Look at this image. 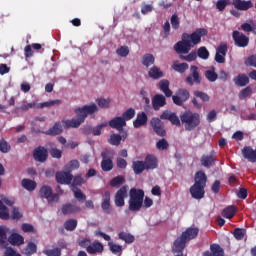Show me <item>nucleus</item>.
<instances>
[{
    "mask_svg": "<svg viewBox=\"0 0 256 256\" xmlns=\"http://www.w3.org/2000/svg\"><path fill=\"white\" fill-rule=\"evenodd\" d=\"M208 33L209 31L205 28H198L192 34L183 33L182 40L174 45V51H176L178 55H181V53L187 55L195 45L201 43V38L207 36Z\"/></svg>",
    "mask_w": 256,
    "mask_h": 256,
    "instance_id": "1",
    "label": "nucleus"
},
{
    "mask_svg": "<svg viewBox=\"0 0 256 256\" xmlns=\"http://www.w3.org/2000/svg\"><path fill=\"white\" fill-rule=\"evenodd\" d=\"M99 111L97 104L92 103L90 105H84L82 107H77L74 110L76 118L71 120H62V125L64 129H77L81 127L82 123H85L88 115H93Z\"/></svg>",
    "mask_w": 256,
    "mask_h": 256,
    "instance_id": "2",
    "label": "nucleus"
},
{
    "mask_svg": "<svg viewBox=\"0 0 256 256\" xmlns=\"http://www.w3.org/2000/svg\"><path fill=\"white\" fill-rule=\"evenodd\" d=\"M128 209L133 213H137L144 209H149L153 205V199L146 197L143 189L132 188L129 191Z\"/></svg>",
    "mask_w": 256,
    "mask_h": 256,
    "instance_id": "3",
    "label": "nucleus"
},
{
    "mask_svg": "<svg viewBox=\"0 0 256 256\" xmlns=\"http://www.w3.org/2000/svg\"><path fill=\"white\" fill-rule=\"evenodd\" d=\"M195 183L190 187L192 199H203L205 197V187H207V174L198 171L194 177Z\"/></svg>",
    "mask_w": 256,
    "mask_h": 256,
    "instance_id": "4",
    "label": "nucleus"
},
{
    "mask_svg": "<svg viewBox=\"0 0 256 256\" xmlns=\"http://www.w3.org/2000/svg\"><path fill=\"white\" fill-rule=\"evenodd\" d=\"M180 121L186 131H193L201 125V115L197 112L185 111L180 115Z\"/></svg>",
    "mask_w": 256,
    "mask_h": 256,
    "instance_id": "5",
    "label": "nucleus"
},
{
    "mask_svg": "<svg viewBox=\"0 0 256 256\" xmlns=\"http://www.w3.org/2000/svg\"><path fill=\"white\" fill-rule=\"evenodd\" d=\"M60 191V193H53L51 186L43 185L39 190V195L41 199L47 200L48 205H55V203H59V199L63 195V190Z\"/></svg>",
    "mask_w": 256,
    "mask_h": 256,
    "instance_id": "6",
    "label": "nucleus"
},
{
    "mask_svg": "<svg viewBox=\"0 0 256 256\" xmlns=\"http://www.w3.org/2000/svg\"><path fill=\"white\" fill-rule=\"evenodd\" d=\"M199 235V228L197 227H189L187 228L180 237H178L174 243H178V245H182V247H187V243L189 241H193V239H197Z\"/></svg>",
    "mask_w": 256,
    "mask_h": 256,
    "instance_id": "7",
    "label": "nucleus"
},
{
    "mask_svg": "<svg viewBox=\"0 0 256 256\" xmlns=\"http://www.w3.org/2000/svg\"><path fill=\"white\" fill-rule=\"evenodd\" d=\"M55 105H61V100H50L38 104L35 102L22 104L19 108L15 109V113L19 111H29V109H44V107H53Z\"/></svg>",
    "mask_w": 256,
    "mask_h": 256,
    "instance_id": "8",
    "label": "nucleus"
},
{
    "mask_svg": "<svg viewBox=\"0 0 256 256\" xmlns=\"http://www.w3.org/2000/svg\"><path fill=\"white\" fill-rule=\"evenodd\" d=\"M189 97H191V93H189V90L185 88H180L176 91L175 95L172 96V101L174 105H177L178 107H183L186 101H189Z\"/></svg>",
    "mask_w": 256,
    "mask_h": 256,
    "instance_id": "9",
    "label": "nucleus"
},
{
    "mask_svg": "<svg viewBox=\"0 0 256 256\" xmlns=\"http://www.w3.org/2000/svg\"><path fill=\"white\" fill-rule=\"evenodd\" d=\"M201 81H203V78L199 74V67L192 65L190 67V74L185 79V83L190 87H193L195 84L201 85Z\"/></svg>",
    "mask_w": 256,
    "mask_h": 256,
    "instance_id": "10",
    "label": "nucleus"
},
{
    "mask_svg": "<svg viewBox=\"0 0 256 256\" xmlns=\"http://www.w3.org/2000/svg\"><path fill=\"white\" fill-rule=\"evenodd\" d=\"M232 39L236 47H240L242 49H245V47H249V37L245 35L243 32L234 30L232 32Z\"/></svg>",
    "mask_w": 256,
    "mask_h": 256,
    "instance_id": "11",
    "label": "nucleus"
},
{
    "mask_svg": "<svg viewBox=\"0 0 256 256\" xmlns=\"http://www.w3.org/2000/svg\"><path fill=\"white\" fill-rule=\"evenodd\" d=\"M129 192V186L124 185L122 186L114 196V203L116 207H123L125 206V198L127 197Z\"/></svg>",
    "mask_w": 256,
    "mask_h": 256,
    "instance_id": "12",
    "label": "nucleus"
},
{
    "mask_svg": "<svg viewBox=\"0 0 256 256\" xmlns=\"http://www.w3.org/2000/svg\"><path fill=\"white\" fill-rule=\"evenodd\" d=\"M101 209L106 215H110L111 211H113V207L111 206V192L109 190L102 193Z\"/></svg>",
    "mask_w": 256,
    "mask_h": 256,
    "instance_id": "13",
    "label": "nucleus"
},
{
    "mask_svg": "<svg viewBox=\"0 0 256 256\" xmlns=\"http://www.w3.org/2000/svg\"><path fill=\"white\" fill-rule=\"evenodd\" d=\"M160 119L170 121V123L176 127H181V119H179L177 113L166 110L160 115Z\"/></svg>",
    "mask_w": 256,
    "mask_h": 256,
    "instance_id": "14",
    "label": "nucleus"
},
{
    "mask_svg": "<svg viewBox=\"0 0 256 256\" xmlns=\"http://www.w3.org/2000/svg\"><path fill=\"white\" fill-rule=\"evenodd\" d=\"M56 181L60 183V185H71V181H73V174L67 171L56 172Z\"/></svg>",
    "mask_w": 256,
    "mask_h": 256,
    "instance_id": "15",
    "label": "nucleus"
},
{
    "mask_svg": "<svg viewBox=\"0 0 256 256\" xmlns=\"http://www.w3.org/2000/svg\"><path fill=\"white\" fill-rule=\"evenodd\" d=\"M47 157H49V152L43 146H38L33 152V158L35 161H38V163H45Z\"/></svg>",
    "mask_w": 256,
    "mask_h": 256,
    "instance_id": "16",
    "label": "nucleus"
},
{
    "mask_svg": "<svg viewBox=\"0 0 256 256\" xmlns=\"http://www.w3.org/2000/svg\"><path fill=\"white\" fill-rule=\"evenodd\" d=\"M216 162L217 158L215 157L214 152H211L210 154H203L200 159L201 166L206 167V169H211Z\"/></svg>",
    "mask_w": 256,
    "mask_h": 256,
    "instance_id": "17",
    "label": "nucleus"
},
{
    "mask_svg": "<svg viewBox=\"0 0 256 256\" xmlns=\"http://www.w3.org/2000/svg\"><path fill=\"white\" fill-rule=\"evenodd\" d=\"M228 46L225 43L220 44L216 48L215 61L216 63H225V57L227 56Z\"/></svg>",
    "mask_w": 256,
    "mask_h": 256,
    "instance_id": "18",
    "label": "nucleus"
},
{
    "mask_svg": "<svg viewBox=\"0 0 256 256\" xmlns=\"http://www.w3.org/2000/svg\"><path fill=\"white\" fill-rule=\"evenodd\" d=\"M108 125L109 127H111V129H116L117 131H123V127L127 126V122H125V119H123V117L117 116L111 119L108 122Z\"/></svg>",
    "mask_w": 256,
    "mask_h": 256,
    "instance_id": "19",
    "label": "nucleus"
},
{
    "mask_svg": "<svg viewBox=\"0 0 256 256\" xmlns=\"http://www.w3.org/2000/svg\"><path fill=\"white\" fill-rule=\"evenodd\" d=\"M232 5L238 11H249L253 7V2L251 0H232Z\"/></svg>",
    "mask_w": 256,
    "mask_h": 256,
    "instance_id": "20",
    "label": "nucleus"
},
{
    "mask_svg": "<svg viewBox=\"0 0 256 256\" xmlns=\"http://www.w3.org/2000/svg\"><path fill=\"white\" fill-rule=\"evenodd\" d=\"M144 165L146 167V171H153V169H157V167H159V160H157V157L148 154L144 159Z\"/></svg>",
    "mask_w": 256,
    "mask_h": 256,
    "instance_id": "21",
    "label": "nucleus"
},
{
    "mask_svg": "<svg viewBox=\"0 0 256 256\" xmlns=\"http://www.w3.org/2000/svg\"><path fill=\"white\" fill-rule=\"evenodd\" d=\"M63 215H75V213H81V207L72 203H66L61 208Z\"/></svg>",
    "mask_w": 256,
    "mask_h": 256,
    "instance_id": "22",
    "label": "nucleus"
},
{
    "mask_svg": "<svg viewBox=\"0 0 256 256\" xmlns=\"http://www.w3.org/2000/svg\"><path fill=\"white\" fill-rule=\"evenodd\" d=\"M165 105H167V100L163 94H156L152 98V107L154 111H159V109H161V107H165Z\"/></svg>",
    "mask_w": 256,
    "mask_h": 256,
    "instance_id": "23",
    "label": "nucleus"
},
{
    "mask_svg": "<svg viewBox=\"0 0 256 256\" xmlns=\"http://www.w3.org/2000/svg\"><path fill=\"white\" fill-rule=\"evenodd\" d=\"M203 256H225V251L219 244H211L210 251H205Z\"/></svg>",
    "mask_w": 256,
    "mask_h": 256,
    "instance_id": "24",
    "label": "nucleus"
},
{
    "mask_svg": "<svg viewBox=\"0 0 256 256\" xmlns=\"http://www.w3.org/2000/svg\"><path fill=\"white\" fill-rule=\"evenodd\" d=\"M242 155L244 159H247L250 163H256V149L253 150V147L245 146L242 149Z\"/></svg>",
    "mask_w": 256,
    "mask_h": 256,
    "instance_id": "25",
    "label": "nucleus"
},
{
    "mask_svg": "<svg viewBox=\"0 0 256 256\" xmlns=\"http://www.w3.org/2000/svg\"><path fill=\"white\" fill-rule=\"evenodd\" d=\"M233 82L237 87H247V85H249V76L246 74H238L233 78Z\"/></svg>",
    "mask_w": 256,
    "mask_h": 256,
    "instance_id": "26",
    "label": "nucleus"
},
{
    "mask_svg": "<svg viewBox=\"0 0 256 256\" xmlns=\"http://www.w3.org/2000/svg\"><path fill=\"white\" fill-rule=\"evenodd\" d=\"M147 114L145 112L137 114L136 119L133 121V125L135 129H139V127H143L144 125H147Z\"/></svg>",
    "mask_w": 256,
    "mask_h": 256,
    "instance_id": "27",
    "label": "nucleus"
},
{
    "mask_svg": "<svg viewBox=\"0 0 256 256\" xmlns=\"http://www.w3.org/2000/svg\"><path fill=\"white\" fill-rule=\"evenodd\" d=\"M103 251V244H101L98 241H94L93 243L90 244V247H88L87 253H89V255H95L97 253H103Z\"/></svg>",
    "mask_w": 256,
    "mask_h": 256,
    "instance_id": "28",
    "label": "nucleus"
},
{
    "mask_svg": "<svg viewBox=\"0 0 256 256\" xmlns=\"http://www.w3.org/2000/svg\"><path fill=\"white\" fill-rule=\"evenodd\" d=\"M63 133V125L61 122H56L49 130L46 131V135L55 137L56 135H61Z\"/></svg>",
    "mask_w": 256,
    "mask_h": 256,
    "instance_id": "29",
    "label": "nucleus"
},
{
    "mask_svg": "<svg viewBox=\"0 0 256 256\" xmlns=\"http://www.w3.org/2000/svg\"><path fill=\"white\" fill-rule=\"evenodd\" d=\"M8 241L10 245H17L19 247L25 243V238L20 234L13 233L8 237Z\"/></svg>",
    "mask_w": 256,
    "mask_h": 256,
    "instance_id": "30",
    "label": "nucleus"
},
{
    "mask_svg": "<svg viewBox=\"0 0 256 256\" xmlns=\"http://www.w3.org/2000/svg\"><path fill=\"white\" fill-rule=\"evenodd\" d=\"M159 89L162 90L164 93L165 97H172L173 96V91L169 89V80L163 79L158 83Z\"/></svg>",
    "mask_w": 256,
    "mask_h": 256,
    "instance_id": "31",
    "label": "nucleus"
},
{
    "mask_svg": "<svg viewBox=\"0 0 256 256\" xmlns=\"http://www.w3.org/2000/svg\"><path fill=\"white\" fill-rule=\"evenodd\" d=\"M103 127H107V122H104L96 127H94L93 129L91 128V126H87L86 128H84V133L86 135H89V133H93L94 136H99L101 135V131L103 129Z\"/></svg>",
    "mask_w": 256,
    "mask_h": 256,
    "instance_id": "32",
    "label": "nucleus"
},
{
    "mask_svg": "<svg viewBox=\"0 0 256 256\" xmlns=\"http://www.w3.org/2000/svg\"><path fill=\"white\" fill-rule=\"evenodd\" d=\"M132 169L135 175H141L143 171H147V168L145 167V162L141 160L133 161Z\"/></svg>",
    "mask_w": 256,
    "mask_h": 256,
    "instance_id": "33",
    "label": "nucleus"
},
{
    "mask_svg": "<svg viewBox=\"0 0 256 256\" xmlns=\"http://www.w3.org/2000/svg\"><path fill=\"white\" fill-rule=\"evenodd\" d=\"M164 73L163 71H161V68L157 67V66H153L149 69L148 71V76L150 77V79H161L162 77H164Z\"/></svg>",
    "mask_w": 256,
    "mask_h": 256,
    "instance_id": "34",
    "label": "nucleus"
},
{
    "mask_svg": "<svg viewBox=\"0 0 256 256\" xmlns=\"http://www.w3.org/2000/svg\"><path fill=\"white\" fill-rule=\"evenodd\" d=\"M21 185L23 189H26V191H35V189H37V182L31 179H27V178L22 179Z\"/></svg>",
    "mask_w": 256,
    "mask_h": 256,
    "instance_id": "35",
    "label": "nucleus"
},
{
    "mask_svg": "<svg viewBox=\"0 0 256 256\" xmlns=\"http://www.w3.org/2000/svg\"><path fill=\"white\" fill-rule=\"evenodd\" d=\"M237 214V208L235 206H228L223 209L222 217L225 219H233Z\"/></svg>",
    "mask_w": 256,
    "mask_h": 256,
    "instance_id": "36",
    "label": "nucleus"
},
{
    "mask_svg": "<svg viewBox=\"0 0 256 256\" xmlns=\"http://www.w3.org/2000/svg\"><path fill=\"white\" fill-rule=\"evenodd\" d=\"M118 239H120V241H124L128 245L135 242V236L127 232H120L118 234Z\"/></svg>",
    "mask_w": 256,
    "mask_h": 256,
    "instance_id": "37",
    "label": "nucleus"
},
{
    "mask_svg": "<svg viewBox=\"0 0 256 256\" xmlns=\"http://www.w3.org/2000/svg\"><path fill=\"white\" fill-rule=\"evenodd\" d=\"M81 185H85V178H83L82 174H76L73 178H72V184L71 187L72 189H75L77 187H81Z\"/></svg>",
    "mask_w": 256,
    "mask_h": 256,
    "instance_id": "38",
    "label": "nucleus"
},
{
    "mask_svg": "<svg viewBox=\"0 0 256 256\" xmlns=\"http://www.w3.org/2000/svg\"><path fill=\"white\" fill-rule=\"evenodd\" d=\"M102 161H113L115 152L111 148H105L101 152Z\"/></svg>",
    "mask_w": 256,
    "mask_h": 256,
    "instance_id": "39",
    "label": "nucleus"
},
{
    "mask_svg": "<svg viewBox=\"0 0 256 256\" xmlns=\"http://www.w3.org/2000/svg\"><path fill=\"white\" fill-rule=\"evenodd\" d=\"M172 69L175 70L176 73H185V71L189 69V64L179 63V61H175L172 65Z\"/></svg>",
    "mask_w": 256,
    "mask_h": 256,
    "instance_id": "40",
    "label": "nucleus"
},
{
    "mask_svg": "<svg viewBox=\"0 0 256 256\" xmlns=\"http://www.w3.org/2000/svg\"><path fill=\"white\" fill-rule=\"evenodd\" d=\"M24 255L31 256L37 253V244L29 242L23 250Z\"/></svg>",
    "mask_w": 256,
    "mask_h": 256,
    "instance_id": "41",
    "label": "nucleus"
},
{
    "mask_svg": "<svg viewBox=\"0 0 256 256\" xmlns=\"http://www.w3.org/2000/svg\"><path fill=\"white\" fill-rule=\"evenodd\" d=\"M142 65H144V67H151V65H155V56H153V54L143 55Z\"/></svg>",
    "mask_w": 256,
    "mask_h": 256,
    "instance_id": "42",
    "label": "nucleus"
},
{
    "mask_svg": "<svg viewBox=\"0 0 256 256\" xmlns=\"http://www.w3.org/2000/svg\"><path fill=\"white\" fill-rule=\"evenodd\" d=\"M183 251H185V246H182L181 244H178L177 242L173 243L172 253L174 256H187V255H183Z\"/></svg>",
    "mask_w": 256,
    "mask_h": 256,
    "instance_id": "43",
    "label": "nucleus"
},
{
    "mask_svg": "<svg viewBox=\"0 0 256 256\" xmlns=\"http://www.w3.org/2000/svg\"><path fill=\"white\" fill-rule=\"evenodd\" d=\"M77 219H68L64 222V229H66V231H75V229H77Z\"/></svg>",
    "mask_w": 256,
    "mask_h": 256,
    "instance_id": "44",
    "label": "nucleus"
},
{
    "mask_svg": "<svg viewBox=\"0 0 256 256\" xmlns=\"http://www.w3.org/2000/svg\"><path fill=\"white\" fill-rule=\"evenodd\" d=\"M122 140H123V137H121V135L112 134L108 139V143L109 145H114V147H119L121 145Z\"/></svg>",
    "mask_w": 256,
    "mask_h": 256,
    "instance_id": "45",
    "label": "nucleus"
},
{
    "mask_svg": "<svg viewBox=\"0 0 256 256\" xmlns=\"http://www.w3.org/2000/svg\"><path fill=\"white\" fill-rule=\"evenodd\" d=\"M0 219L3 221H9L11 219V215L9 214V208L3 204L0 206Z\"/></svg>",
    "mask_w": 256,
    "mask_h": 256,
    "instance_id": "46",
    "label": "nucleus"
},
{
    "mask_svg": "<svg viewBox=\"0 0 256 256\" xmlns=\"http://www.w3.org/2000/svg\"><path fill=\"white\" fill-rule=\"evenodd\" d=\"M196 57L207 61V59H209V50H207V47L201 46L200 48H198Z\"/></svg>",
    "mask_w": 256,
    "mask_h": 256,
    "instance_id": "47",
    "label": "nucleus"
},
{
    "mask_svg": "<svg viewBox=\"0 0 256 256\" xmlns=\"http://www.w3.org/2000/svg\"><path fill=\"white\" fill-rule=\"evenodd\" d=\"M72 191L74 193L75 199L79 201L80 203H83V201L87 200V196L81 191L79 188H72Z\"/></svg>",
    "mask_w": 256,
    "mask_h": 256,
    "instance_id": "48",
    "label": "nucleus"
},
{
    "mask_svg": "<svg viewBox=\"0 0 256 256\" xmlns=\"http://www.w3.org/2000/svg\"><path fill=\"white\" fill-rule=\"evenodd\" d=\"M252 94H253V88H251V86H247L246 88L242 89L239 92L238 97L239 99L243 100V99H247V97H251Z\"/></svg>",
    "mask_w": 256,
    "mask_h": 256,
    "instance_id": "49",
    "label": "nucleus"
},
{
    "mask_svg": "<svg viewBox=\"0 0 256 256\" xmlns=\"http://www.w3.org/2000/svg\"><path fill=\"white\" fill-rule=\"evenodd\" d=\"M109 250L113 255H119V253L123 252V246L119 244H115L113 242H108Z\"/></svg>",
    "mask_w": 256,
    "mask_h": 256,
    "instance_id": "50",
    "label": "nucleus"
},
{
    "mask_svg": "<svg viewBox=\"0 0 256 256\" xmlns=\"http://www.w3.org/2000/svg\"><path fill=\"white\" fill-rule=\"evenodd\" d=\"M125 183V176H116L110 181V187H120Z\"/></svg>",
    "mask_w": 256,
    "mask_h": 256,
    "instance_id": "51",
    "label": "nucleus"
},
{
    "mask_svg": "<svg viewBox=\"0 0 256 256\" xmlns=\"http://www.w3.org/2000/svg\"><path fill=\"white\" fill-rule=\"evenodd\" d=\"M11 151V144L4 138L0 139V153H9Z\"/></svg>",
    "mask_w": 256,
    "mask_h": 256,
    "instance_id": "52",
    "label": "nucleus"
},
{
    "mask_svg": "<svg viewBox=\"0 0 256 256\" xmlns=\"http://www.w3.org/2000/svg\"><path fill=\"white\" fill-rule=\"evenodd\" d=\"M79 167V160H71L68 164L65 165V171L71 173V171H75L76 169H79Z\"/></svg>",
    "mask_w": 256,
    "mask_h": 256,
    "instance_id": "53",
    "label": "nucleus"
},
{
    "mask_svg": "<svg viewBox=\"0 0 256 256\" xmlns=\"http://www.w3.org/2000/svg\"><path fill=\"white\" fill-rule=\"evenodd\" d=\"M245 233H246L245 229L236 228V229H234L232 234L237 241H243V239L245 238Z\"/></svg>",
    "mask_w": 256,
    "mask_h": 256,
    "instance_id": "54",
    "label": "nucleus"
},
{
    "mask_svg": "<svg viewBox=\"0 0 256 256\" xmlns=\"http://www.w3.org/2000/svg\"><path fill=\"white\" fill-rule=\"evenodd\" d=\"M133 117H135V109H133V108L127 109L122 114V119H124L125 123H127V121H131V119H133Z\"/></svg>",
    "mask_w": 256,
    "mask_h": 256,
    "instance_id": "55",
    "label": "nucleus"
},
{
    "mask_svg": "<svg viewBox=\"0 0 256 256\" xmlns=\"http://www.w3.org/2000/svg\"><path fill=\"white\" fill-rule=\"evenodd\" d=\"M156 149H158V151H165L169 149V142L165 138L160 139L156 142Z\"/></svg>",
    "mask_w": 256,
    "mask_h": 256,
    "instance_id": "56",
    "label": "nucleus"
},
{
    "mask_svg": "<svg viewBox=\"0 0 256 256\" xmlns=\"http://www.w3.org/2000/svg\"><path fill=\"white\" fill-rule=\"evenodd\" d=\"M194 96H196L198 99H201V101H203L204 103L209 102L211 99L208 93L199 90L194 91Z\"/></svg>",
    "mask_w": 256,
    "mask_h": 256,
    "instance_id": "57",
    "label": "nucleus"
},
{
    "mask_svg": "<svg viewBox=\"0 0 256 256\" xmlns=\"http://www.w3.org/2000/svg\"><path fill=\"white\" fill-rule=\"evenodd\" d=\"M101 169L105 172L113 171V160H102Z\"/></svg>",
    "mask_w": 256,
    "mask_h": 256,
    "instance_id": "58",
    "label": "nucleus"
},
{
    "mask_svg": "<svg viewBox=\"0 0 256 256\" xmlns=\"http://www.w3.org/2000/svg\"><path fill=\"white\" fill-rule=\"evenodd\" d=\"M241 29L242 31H244L245 33H253L254 35H256V24H254L253 26H251V24L245 22L241 25Z\"/></svg>",
    "mask_w": 256,
    "mask_h": 256,
    "instance_id": "59",
    "label": "nucleus"
},
{
    "mask_svg": "<svg viewBox=\"0 0 256 256\" xmlns=\"http://www.w3.org/2000/svg\"><path fill=\"white\" fill-rule=\"evenodd\" d=\"M96 103L100 109H109L111 100L105 99V98H98V99H96Z\"/></svg>",
    "mask_w": 256,
    "mask_h": 256,
    "instance_id": "60",
    "label": "nucleus"
},
{
    "mask_svg": "<svg viewBox=\"0 0 256 256\" xmlns=\"http://www.w3.org/2000/svg\"><path fill=\"white\" fill-rule=\"evenodd\" d=\"M42 253L46 256H61V248L45 249Z\"/></svg>",
    "mask_w": 256,
    "mask_h": 256,
    "instance_id": "61",
    "label": "nucleus"
},
{
    "mask_svg": "<svg viewBox=\"0 0 256 256\" xmlns=\"http://www.w3.org/2000/svg\"><path fill=\"white\" fill-rule=\"evenodd\" d=\"M170 23H171L172 29H175L177 31V29H179V27L181 25L179 16H177V14H173L170 18Z\"/></svg>",
    "mask_w": 256,
    "mask_h": 256,
    "instance_id": "62",
    "label": "nucleus"
},
{
    "mask_svg": "<svg viewBox=\"0 0 256 256\" xmlns=\"http://www.w3.org/2000/svg\"><path fill=\"white\" fill-rule=\"evenodd\" d=\"M23 218V213H21V211L19 210V208L17 207H13L12 208V215H11V219H13V221H19Z\"/></svg>",
    "mask_w": 256,
    "mask_h": 256,
    "instance_id": "63",
    "label": "nucleus"
},
{
    "mask_svg": "<svg viewBox=\"0 0 256 256\" xmlns=\"http://www.w3.org/2000/svg\"><path fill=\"white\" fill-rule=\"evenodd\" d=\"M230 3H231V0H218L216 2V9H218V11H225V8Z\"/></svg>",
    "mask_w": 256,
    "mask_h": 256,
    "instance_id": "64",
    "label": "nucleus"
}]
</instances>
